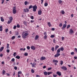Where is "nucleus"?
Listing matches in <instances>:
<instances>
[{
    "instance_id": "obj_1",
    "label": "nucleus",
    "mask_w": 77,
    "mask_h": 77,
    "mask_svg": "<svg viewBox=\"0 0 77 77\" xmlns=\"http://www.w3.org/2000/svg\"><path fill=\"white\" fill-rule=\"evenodd\" d=\"M29 34L27 32H25L24 35H22V37L23 39H26V36L28 35Z\"/></svg>"
},
{
    "instance_id": "obj_2",
    "label": "nucleus",
    "mask_w": 77,
    "mask_h": 77,
    "mask_svg": "<svg viewBox=\"0 0 77 77\" xmlns=\"http://www.w3.org/2000/svg\"><path fill=\"white\" fill-rule=\"evenodd\" d=\"M33 8V12H36V9H37V6L36 5H35L33 6L32 7Z\"/></svg>"
},
{
    "instance_id": "obj_3",
    "label": "nucleus",
    "mask_w": 77,
    "mask_h": 77,
    "mask_svg": "<svg viewBox=\"0 0 77 77\" xmlns=\"http://www.w3.org/2000/svg\"><path fill=\"white\" fill-rule=\"evenodd\" d=\"M13 12L14 14H15L17 13V10H16V7H14L13 9Z\"/></svg>"
},
{
    "instance_id": "obj_4",
    "label": "nucleus",
    "mask_w": 77,
    "mask_h": 77,
    "mask_svg": "<svg viewBox=\"0 0 77 77\" xmlns=\"http://www.w3.org/2000/svg\"><path fill=\"white\" fill-rule=\"evenodd\" d=\"M53 63H54V65L55 66H56V65H57V63H58V60H53Z\"/></svg>"
},
{
    "instance_id": "obj_5",
    "label": "nucleus",
    "mask_w": 77,
    "mask_h": 77,
    "mask_svg": "<svg viewBox=\"0 0 77 77\" xmlns=\"http://www.w3.org/2000/svg\"><path fill=\"white\" fill-rule=\"evenodd\" d=\"M69 33L70 35H72L74 33V31L72 29H70V30L69 31Z\"/></svg>"
},
{
    "instance_id": "obj_6",
    "label": "nucleus",
    "mask_w": 77,
    "mask_h": 77,
    "mask_svg": "<svg viewBox=\"0 0 77 77\" xmlns=\"http://www.w3.org/2000/svg\"><path fill=\"white\" fill-rule=\"evenodd\" d=\"M61 69H63V70H64V71H66L67 70V68L66 67V66H63V67H61Z\"/></svg>"
},
{
    "instance_id": "obj_7",
    "label": "nucleus",
    "mask_w": 77,
    "mask_h": 77,
    "mask_svg": "<svg viewBox=\"0 0 77 77\" xmlns=\"http://www.w3.org/2000/svg\"><path fill=\"white\" fill-rule=\"evenodd\" d=\"M24 11L25 12H29V10L27 8L24 9Z\"/></svg>"
},
{
    "instance_id": "obj_8",
    "label": "nucleus",
    "mask_w": 77,
    "mask_h": 77,
    "mask_svg": "<svg viewBox=\"0 0 77 77\" xmlns=\"http://www.w3.org/2000/svg\"><path fill=\"white\" fill-rule=\"evenodd\" d=\"M60 55V53H57V54L54 55V57H59Z\"/></svg>"
},
{
    "instance_id": "obj_9",
    "label": "nucleus",
    "mask_w": 77,
    "mask_h": 77,
    "mask_svg": "<svg viewBox=\"0 0 77 77\" xmlns=\"http://www.w3.org/2000/svg\"><path fill=\"white\" fill-rule=\"evenodd\" d=\"M46 59V58H45V57H42L40 58V60H45Z\"/></svg>"
},
{
    "instance_id": "obj_10",
    "label": "nucleus",
    "mask_w": 77,
    "mask_h": 77,
    "mask_svg": "<svg viewBox=\"0 0 77 77\" xmlns=\"http://www.w3.org/2000/svg\"><path fill=\"white\" fill-rule=\"evenodd\" d=\"M59 76L61 75V72L57 71L56 73Z\"/></svg>"
},
{
    "instance_id": "obj_11",
    "label": "nucleus",
    "mask_w": 77,
    "mask_h": 77,
    "mask_svg": "<svg viewBox=\"0 0 77 77\" xmlns=\"http://www.w3.org/2000/svg\"><path fill=\"white\" fill-rule=\"evenodd\" d=\"M31 49L32 50H35V49H36V48H35V47L33 46H32L31 47Z\"/></svg>"
},
{
    "instance_id": "obj_12",
    "label": "nucleus",
    "mask_w": 77,
    "mask_h": 77,
    "mask_svg": "<svg viewBox=\"0 0 77 77\" xmlns=\"http://www.w3.org/2000/svg\"><path fill=\"white\" fill-rule=\"evenodd\" d=\"M39 35H36L35 37V40H37V39H38L39 38Z\"/></svg>"
},
{
    "instance_id": "obj_13",
    "label": "nucleus",
    "mask_w": 77,
    "mask_h": 77,
    "mask_svg": "<svg viewBox=\"0 0 77 77\" xmlns=\"http://www.w3.org/2000/svg\"><path fill=\"white\" fill-rule=\"evenodd\" d=\"M59 46L58 45H57L55 46V51H56V50H57V49L58 48H59Z\"/></svg>"
},
{
    "instance_id": "obj_14",
    "label": "nucleus",
    "mask_w": 77,
    "mask_h": 77,
    "mask_svg": "<svg viewBox=\"0 0 77 77\" xmlns=\"http://www.w3.org/2000/svg\"><path fill=\"white\" fill-rule=\"evenodd\" d=\"M3 49H4V47H2L0 49V51L1 52L2 51H3Z\"/></svg>"
},
{
    "instance_id": "obj_15",
    "label": "nucleus",
    "mask_w": 77,
    "mask_h": 77,
    "mask_svg": "<svg viewBox=\"0 0 77 77\" xmlns=\"http://www.w3.org/2000/svg\"><path fill=\"white\" fill-rule=\"evenodd\" d=\"M42 13V11L41 10H39L38 11V15H41V14Z\"/></svg>"
},
{
    "instance_id": "obj_16",
    "label": "nucleus",
    "mask_w": 77,
    "mask_h": 77,
    "mask_svg": "<svg viewBox=\"0 0 77 77\" xmlns=\"http://www.w3.org/2000/svg\"><path fill=\"white\" fill-rule=\"evenodd\" d=\"M6 74V71L5 70H3L2 71V74L3 75H5Z\"/></svg>"
},
{
    "instance_id": "obj_17",
    "label": "nucleus",
    "mask_w": 77,
    "mask_h": 77,
    "mask_svg": "<svg viewBox=\"0 0 77 77\" xmlns=\"http://www.w3.org/2000/svg\"><path fill=\"white\" fill-rule=\"evenodd\" d=\"M60 48L59 49H58L57 51V53H59L60 52Z\"/></svg>"
},
{
    "instance_id": "obj_18",
    "label": "nucleus",
    "mask_w": 77,
    "mask_h": 77,
    "mask_svg": "<svg viewBox=\"0 0 77 77\" xmlns=\"http://www.w3.org/2000/svg\"><path fill=\"white\" fill-rule=\"evenodd\" d=\"M48 24L49 26L51 27V23L49 22L48 23Z\"/></svg>"
},
{
    "instance_id": "obj_19",
    "label": "nucleus",
    "mask_w": 77,
    "mask_h": 77,
    "mask_svg": "<svg viewBox=\"0 0 77 77\" xmlns=\"http://www.w3.org/2000/svg\"><path fill=\"white\" fill-rule=\"evenodd\" d=\"M2 30H3V27H2V26H0V31L2 32Z\"/></svg>"
},
{
    "instance_id": "obj_20",
    "label": "nucleus",
    "mask_w": 77,
    "mask_h": 77,
    "mask_svg": "<svg viewBox=\"0 0 77 77\" xmlns=\"http://www.w3.org/2000/svg\"><path fill=\"white\" fill-rule=\"evenodd\" d=\"M58 3H59V4H61V3H63V1L61 0H58Z\"/></svg>"
},
{
    "instance_id": "obj_21",
    "label": "nucleus",
    "mask_w": 77,
    "mask_h": 77,
    "mask_svg": "<svg viewBox=\"0 0 77 77\" xmlns=\"http://www.w3.org/2000/svg\"><path fill=\"white\" fill-rule=\"evenodd\" d=\"M16 58L17 59H20V57L18 55H17L16 57Z\"/></svg>"
},
{
    "instance_id": "obj_22",
    "label": "nucleus",
    "mask_w": 77,
    "mask_h": 77,
    "mask_svg": "<svg viewBox=\"0 0 77 77\" xmlns=\"http://www.w3.org/2000/svg\"><path fill=\"white\" fill-rule=\"evenodd\" d=\"M60 12L61 13V14H65V11L63 10L61 11Z\"/></svg>"
},
{
    "instance_id": "obj_23",
    "label": "nucleus",
    "mask_w": 77,
    "mask_h": 77,
    "mask_svg": "<svg viewBox=\"0 0 77 77\" xmlns=\"http://www.w3.org/2000/svg\"><path fill=\"white\" fill-rule=\"evenodd\" d=\"M20 50V51H25V50H26V48H24V49L23 48H21Z\"/></svg>"
},
{
    "instance_id": "obj_24",
    "label": "nucleus",
    "mask_w": 77,
    "mask_h": 77,
    "mask_svg": "<svg viewBox=\"0 0 77 77\" xmlns=\"http://www.w3.org/2000/svg\"><path fill=\"white\" fill-rule=\"evenodd\" d=\"M10 20L12 21V20H13V18H12V17H9Z\"/></svg>"
},
{
    "instance_id": "obj_25",
    "label": "nucleus",
    "mask_w": 77,
    "mask_h": 77,
    "mask_svg": "<svg viewBox=\"0 0 77 77\" xmlns=\"http://www.w3.org/2000/svg\"><path fill=\"white\" fill-rule=\"evenodd\" d=\"M60 51H62L64 50V48H63V47L61 48H60Z\"/></svg>"
},
{
    "instance_id": "obj_26",
    "label": "nucleus",
    "mask_w": 77,
    "mask_h": 77,
    "mask_svg": "<svg viewBox=\"0 0 77 77\" xmlns=\"http://www.w3.org/2000/svg\"><path fill=\"white\" fill-rule=\"evenodd\" d=\"M31 72L32 73H34L35 72V70L33 69H31Z\"/></svg>"
},
{
    "instance_id": "obj_27",
    "label": "nucleus",
    "mask_w": 77,
    "mask_h": 77,
    "mask_svg": "<svg viewBox=\"0 0 77 77\" xmlns=\"http://www.w3.org/2000/svg\"><path fill=\"white\" fill-rule=\"evenodd\" d=\"M1 21H2V22H3V21H4V19H3V17H1Z\"/></svg>"
},
{
    "instance_id": "obj_28",
    "label": "nucleus",
    "mask_w": 77,
    "mask_h": 77,
    "mask_svg": "<svg viewBox=\"0 0 77 77\" xmlns=\"http://www.w3.org/2000/svg\"><path fill=\"white\" fill-rule=\"evenodd\" d=\"M33 8V6L32 5H30L29 6V9H31V8Z\"/></svg>"
},
{
    "instance_id": "obj_29",
    "label": "nucleus",
    "mask_w": 77,
    "mask_h": 77,
    "mask_svg": "<svg viewBox=\"0 0 77 77\" xmlns=\"http://www.w3.org/2000/svg\"><path fill=\"white\" fill-rule=\"evenodd\" d=\"M15 38V36H13L11 38V39L14 40Z\"/></svg>"
},
{
    "instance_id": "obj_30",
    "label": "nucleus",
    "mask_w": 77,
    "mask_h": 77,
    "mask_svg": "<svg viewBox=\"0 0 77 77\" xmlns=\"http://www.w3.org/2000/svg\"><path fill=\"white\" fill-rule=\"evenodd\" d=\"M44 74L45 75H47L48 74V73L47 72H44Z\"/></svg>"
},
{
    "instance_id": "obj_31",
    "label": "nucleus",
    "mask_w": 77,
    "mask_h": 77,
    "mask_svg": "<svg viewBox=\"0 0 77 77\" xmlns=\"http://www.w3.org/2000/svg\"><path fill=\"white\" fill-rule=\"evenodd\" d=\"M23 23L24 25H25L26 26H27V22L26 21H24Z\"/></svg>"
},
{
    "instance_id": "obj_32",
    "label": "nucleus",
    "mask_w": 77,
    "mask_h": 77,
    "mask_svg": "<svg viewBox=\"0 0 77 77\" xmlns=\"http://www.w3.org/2000/svg\"><path fill=\"white\" fill-rule=\"evenodd\" d=\"M59 26L60 27H61L62 26V23H60V24L59 25Z\"/></svg>"
},
{
    "instance_id": "obj_33",
    "label": "nucleus",
    "mask_w": 77,
    "mask_h": 77,
    "mask_svg": "<svg viewBox=\"0 0 77 77\" xmlns=\"http://www.w3.org/2000/svg\"><path fill=\"white\" fill-rule=\"evenodd\" d=\"M51 50L52 51H54V47H52L51 48Z\"/></svg>"
},
{
    "instance_id": "obj_34",
    "label": "nucleus",
    "mask_w": 77,
    "mask_h": 77,
    "mask_svg": "<svg viewBox=\"0 0 77 77\" xmlns=\"http://www.w3.org/2000/svg\"><path fill=\"white\" fill-rule=\"evenodd\" d=\"M12 23V21L11 20H8V24H10V23Z\"/></svg>"
},
{
    "instance_id": "obj_35",
    "label": "nucleus",
    "mask_w": 77,
    "mask_h": 77,
    "mask_svg": "<svg viewBox=\"0 0 77 77\" xmlns=\"http://www.w3.org/2000/svg\"><path fill=\"white\" fill-rule=\"evenodd\" d=\"M66 24H64L63 25V28H66Z\"/></svg>"
},
{
    "instance_id": "obj_36",
    "label": "nucleus",
    "mask_w": 77,
    "mask_h": 77,
    "mask_svg": "<svg viewBox=\"0 0 77 77\" xmlns=\"http://www.w3.org/2000/svg\"><path fill=\"white\" fill-rule=\"evenodd\" d=\"M69 27H70V25H68L67 26V29H69Z\"/></svg>"
},
{
    "instance_id": "obj_37",
    "label": "nucleus",
    "mask_w": 77,
    "mask_h": 77,
    "mask_svg": "<svg viewBox=\"0 0 77 77\" xmlns=\"http://www.w3.org/2000/svg\"><path fill=\"white\" fill-rule=\"evenodd\" d=\"M47 35H45L44 36V39H47Z\"/></svg>"
},
{
    "instance_id": "obj_38",
    "label": "nucleus",
    "mask_w": 77,
    "mask_h": 77,
    "mask_svg": "<svg viewBox=\"0 0 77 77\" xmlns=\"http://www.w3.org/2000/svg\"><path fill=\"white\" fill-rule=\"evenodd\" d=\"M44 5H45V6H48V3H45V4H44Z\"/></svg>"
},
{
    "instance_id": "obj_39",
    "label": "nucleus",
    "mask_w": 77,
    "mask_h": 77,
    "mask_svg": "<svg viewBox=\"0 0 77 77\" xmlns=\"http://www.w3.org/2000/svg\"><path fill=\"white\" fill-rule=\"evenodd\" d=\"M8 30H9V29H8L7 28L5 29V32L6 33H7V32H8Z\"/></svg>"
},
{
    "instance_id": "obj_40",
    "label": "nucleus",
    "mask_w": 77,
    "mask_h": 77,
    "mask_svg": "<svg viewBox=\"0 0 77 77\" xmlns=\"http://www.w3.org/2000/svg\"><path fill=\"white\" fill-rule=\"evenodd\" d=\"M28 55V53H24V56H27Z\"/></svg>"
},
{
    "instance_id": "obj_41",
    "label": "nucleus",
    "mask_w": 77,
    "mask_h": 77,
    "mask_svg": "<svg viewBox=\"0 0 77 77\" xmlns=\"http://www.w3.org/2000/svg\"><path fill=\"white\" fill-rule=\"evenodd\" d=\"M26 48L27 50H30V47L29 46H27L26 47Z\"/></svg>"
},
{
    "instance_id": "obj_42",
    "label": "nucleus",
    "mask_w": 77,
    "mask_h": 77,
    "mask_svg": "<svg viewBox=\"0 0 77 77\" xmlns=\"http://www.w3.org/2000/svg\"><path fill=\"white\" fill-rule=\"evenodd\" d=\"M17 28H20V26L19 25V24H17Z\"/></svg>"
},
{
    "instance_id": "obj_43",
    "label": "nucleus",
    "mask_w": 77,
    "mask_h": 77,
    "mask_svg": "<svg viewBox=\"0 0 77 77\" xmlns=\"http://www.w3.org/2000/svg\"><path fill=\"white\" fill-rule=\"evenodd\" d=\"M44 35H47V32H45L44 33Z\"/></svg>"
},
{
    "instance_id": "obj_44",
    "label": "nucleus",
    "mask_w": 77,
    "mask_h": 77,
    "mask_svg": "<svg viewBox=\"0 0 77 77\" xmlns=\"http://www.w3.org/2000/svg\"><path fill=\"white\" fill-rule=\"evenodd\" d=\"M75 54L74 53V52H71V55H74Z\"/></svg>"
},
{
    "instance_id": "obj_45",
    "label": "nucleus",
    "mask_w": 77,
    "mask_h": 77,
    "mask_svg": "<svg viewBox=\"0 0 77 77\" xmlns=\"http://www.w3.org/2000/svg\"><path fill=\"white\" fill-rule=\"evenodd\" d=\"M63 61H60V64L61 65H63Z\"/></svg>"
},
{
    "instance_id": "obj_46",
    "label": "nucleus",
    "mask_w": 77,
    "mask_h": 77,
    "mask_svg": "<svg viewBox=\"0 0 77 77\" xmlns=\"http://www.w3.org/2000/svg\"><path fill=\"white\" fill-rule=\"evenodd\" d=\"M52 74V72H48V75H49L50 74Z\"/></svg>"
},
{
    "instance_id": "obj_47",
    "label": "nucleus",
    "mask_w": 77,
    "mask_h": 77,
    "mask_svg": "<svg viewBox=\"0 0 77 77\" xmlns=\"http://www.w3.org/2000/svg\"><path fill=\"white\" fill-rule=\"evenodd\" d=\"M16 54H17V53H16V52L14 53L13 54V56H14V57H15V56H16Z\"/></svg>"
},
{
    "instance_id": "obj_48",
    "label": "nucleus",
    "mask_w": 77,
    "mask_h": 77,
    "mask_svg": "<svg viewBox=\"0 0 77 77\" xmlns=\"http://www.w3.org/2000/svg\"><path fill=\"white\" fill-rule=\"evenodd\" d=\"M35 65H36V63H35V64L34 63L32 64V67H35Z\"/></svg>"
},
{
    "instance_id": "obj_49",
    "label": "nucleus",
    "mask_w": 77,
    "mask_h": 77,
    "mask_svg": "<svg viewBox=\"0 0 77 77\" xmlns=\"http://www.w3.org/2000/svg\"><path fill=\"white\" fill-rule=\"evenodd\" d=\"M31 18L32 20H33L34 19V17H33V16H31Z\"/></svg>"
},
{
    "instance_id": "obj_50",
    "label": "nucleus",
    "mask_w": 77,
    "mask_h": 77,
    "mask_svg": "<svg viewBox=\"0 0 77 77\" xmlns=\"http://www.w3.org/2000/svg\"><path fill=\"white\" fill-rule=\"evenodd\" d=\"M14 29H17V26H14L13 27Z\"/></svg>"
},
{
    "instance_id": "obj_51",
    "label": "nucleus",
    "mask_w": 77,
    "mask_h": 77,
    "mask_svg": "<svg viewBox=\"0 0 77 77\" xmlns=\"http://www.w3.org/2000/svg\"><path fill=\"white\" fill-rule=\"evenodd\" d=\"M2 2L1 3V4H3L4 3V2H5V0H2Z\"/></svg>"
},
{
    "instance_id": "obj_52",
    "label": "nucleus",
    "mask_w": 77,
    "mask_h": 77,
    "mask_svg": "<svg viewBox=\"0 0 77 77\" xmlns=\"http://www.w3.org/2000/svg\"><path fill=\"white\" fill-rule=\"evenodd\" d=\"M53 76L54 77H57V75L54 74Z\"/></svg>"
},
{
    "instance_id": "obj_53",
    "label": "nucleus",
    "mask_w": 77,
    "mask_h": 77,
    "mask_svg": "<svg viewBox=\"0 0 77 77\" xmlns=\"http://www.w3.org/2000/svg\"><path fill=\"white\" fill-rule=\"evenodd\" d=\"M10 51V50H9V49H7L6 51V52H7V53H9Z\"/></svg>"
},
{
    "instance_id": "obj_54",
    "label": "nucleus",
    "mask_w": 77,
    "mask_h": 77,
    "mask_svg": "<svg viewBox=\"0 0 77 77\" xmlns=\"http://www.w3.org/2000/svg\"><path fill=\"white\" fill-rule=\"evenodd\" d=\"M22 73L21 71H19L18 72V74H21Z\"/></svg>"
},
{
    "instance_id": "obj_55",
    "label": "nucleus",
    "mask_w": 77,
    "mask_h": 77,
    "mask_svg": "<svg viewBox=\"0 0 77 77\" xmlns=\"http://www.w3.org/2000/svg\"><path fill=\"white\" fill-rule=\"evenodd\" d=\"M6 48L7 49L9 48V44H7V46Z\"/></svg>"
},
{
    "instance_id": "obj_56",
    "label": "nucleus",
    "mask_w": 77,
    "mask_h": 77,
    "mask_svg": "<svg viewBox=\"0 0 77 77\" xmlns=\"http://www.w3.org/2000/svg\"><path fill=\"white\" fill-rule=\"evenodd\" d=\"M24 4L25 5H27V2L25 1L24 2Z\"/></svg>"
},
{
    "instance_id": "obj_57",
    "label": "nucleus",
    "mask_w": 77,
    "mask_h": 77,
    "mask_svg": "<svg viewBox=\"0 0 77 77\" xmlns=\"http://www.w3.org/2000/svg\"><path fill=\"white\" fill-rule=\"evenodd\" d=\"M14 68L15 70H17V67L15 66Z\"/></svg>"
},
{
    "instance_id": "obj_58",
    "label": "nucleus",
    "mask_w": 77,
    "mask_h": 77,
    "mask_svg": "<svg viewBox=\"0 0 77 77\" xmlns=\"http://www.w3.org/2000/svg\"><path fill=\"white\" fill-rule=\"evenodd\" d=\"M54 35H51V38H54Z\"/></svg>"
},
{
    "instance_id": "obj_59",
    "label": "nucleus",
    "mask_w": 77,
    "mask_h": 77,
    "mask_svg": "<svg viewBox=\"0 0 77 77\" xmlns=\"http://www.w3.org/2000/svg\"><path fill=\"white\" fill-rule=\"evenodd\" d=\"M11 61L12 62H14V61H15V59L14 58H12V59H11Z\"/></svg>"
},
{
    "instance_id": "obj_60",
    "label": "nucleus",
    "mask_w": 77,
    "mask_h": 77,
    "mask_svg": "<svg viewBox=\"0 0 77 77\" xmlns=\"http://www.w3.org/2000/svg\"><path fill=\"white\" fill-rule=\"evenodd\" d=\"M30 22H31V23H33V22H35V20H31L30 21Z\"/></svg>"
},
{
    "instance_id": "obj_61",
    "label": "nucleus",
    "mask_w": 77,
    "mask_h": 77,
    "mask_svg": "<svg viewBox=\"0 0 77 77\" xmlns=\"http://www.w3.org/2000/svg\"><path fill=\"white\" fill-rule=\"evenodd\" d=\"M65 39V38L63 37H62V41H63L64 40V39Z\"/></svg>"
},
{
    "instance_id": "obj_62",
    "label": "nucleus",
    "mask_w": 77,
    "mask_h": 77,
    "mask_svg": "<svg viewBox=\"0 0 77 77\" xmlns=\"http://www.w3.org/2000/svg\"><path fill=\"white\" fill-rule=\"evenodd\" d=\"M51 67H49L48 69V71H49V70H51Z\"/></svg>"
},
{
    "instance_id": "obj_63",
    "label": "nucleus",
    "mask_w": 77,
    "mask_h": 77,
    "mask_svg": "<svg viewBox=\"0 0 77 77\" xmlns=\"http://www.w3.org/2000/svg\"><path fill=\"white\" fill-rule=\"evenodd\" d=\"M56 40H55V39H54L53 40V42H54V43H56Z\"/></svg>"
},
{
    "instance_id": "obj_64",
    "label": "nucleus",
    "mask_w": 77,
    "mask_h": 77,
    "mask_svg": "<svg viewBox=\"0 0 77 77\" xmlns=\"http://www.w3.org/2000/svg\"><path fill=\"white\" fill-rule=\"evenodd\" d=\"M15 35H19V33L18 32H17Z\"/></svg>"
}]
</instances>
